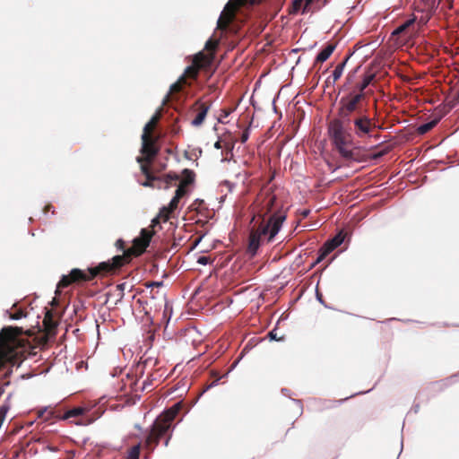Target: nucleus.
I'll use <instances>...</instances> for the list:
<instances>
[{
  "label": "nucleus",
  "mask_w": 459,
  "mask_h": 459,
  "mask_svg": "<svg viewBox=\"0 0 459 459\" xmlns=\"http://www.w3.org/2000/svg\"><path fill=\"white\" fill-rule=\"evenodd\" d=\"M351 115V113L337 108V117L331 120L328 124V134L342 158L350 161H359L354 152L345 147L347 143V129L353 124Z\"/></svg>",
  "instance_id": "f257e3e1"
},
{
  "label": "nucleus",
  "mask_w": 459,
  "mask_h": 459,
  "mask_svg": "<svg viewBox=\"0 0 459 459\" xmlns=\"http://www.w3.org/2000/svg\"><path fill=\"white\" fill-rule=\"evenodd\" d=\"M180 409L181 403L178 402L155 420L145 437L147 446L153 449L158 446L160 438L170 429L171 422L174 420Z\"/></svg>",
  "instance_id": "f03ea898"
},
{
  "label": "nucleus",
  "mask_w": 459,
  "mask_h": 459,
  "mask_svg": "<svg viewBox=\"0 0 459 459\" xmlns=\"http://www.w3.org/2000/svg\"><path fill=\"white\" fill-rule=\"evenodd\" d=\"M122 259L123 258L121 256L117 255L113 258L115 263L114 264H110L108 263H101L97 268L90 269V275L80 269H73L70 272V275L62 276L61 280L57 283V289L65 288L68 286L72 281H89L99 273H108L116 267H119L121 265Z\"/></svg>",
  "instance_id": "7ed1b4c3"
},
{
  "label": "nucleus",
  "mask_w": 459,
  "mask_h": 459,
  "mask_svg": "<svg viewBox=\"0 0 459 459\" xmlns=\"http://www.w3.org/2000/svg\"><path fill=\"white\" fill-rule=\"evenodd\" d=\"M284 220V215L274 214L269 219L267 224L262 225L256 231H252L249 236V253L253 255L256 254L260 247V239L263 236L269 235L268 241H271L280 231Z\"/></svg>",
  "instance_id": "20e7f679"
},
{
  "label": "nucleus",
  "mask_w": 459,
  "mask_h": 459,
  "mask_svg": "<svg viewBox=\"0 0 459 459\" xmlns=\"http://www.w3.org/2000/svg\"><path fill=\"white\" fill-rule=\"evenodd\" d=\"M160 111L158 110L151 118V120L144 126L143 133L141 136L142 138V148L141 152L145 156L146 160H150L152 159L158 152V150L152 141L150 140L148 135V132L151 127L157 122L160 118Z\"/></svg>",
  "instance_id": "39448f33"
},
{
  "label": "nucleus",
  "mask_w": 459,
  "mask_h": 459,
  "mask_svg": "<svg viewBox=\"0 0 459 459\" xmlns=\"http://www.w3.org/2000/svg\"><path fill=\"white\" fill-rule=\"evenodd\" d=\"M11 337V327L3 328L0 332V370L4 368L7 363H11L14 359V351L8 343V340Z\"/></svg>",
  "instance_id": "423d86ee"
},
{
  "label": "nucleus",
  "mask_w": 459,
  "mask_h": 459,
  "mask_svg": "<svg viewBox=\"0 0 459 459\" xmlns=\"http://www.w3.org/2000/svg\"><path fill=\"white\" fill-rule=\"evenodd\" d=\"M146 160L147 162H150L152 160V159L150 160H146L145 156L143 155V157H137L136 158V161L138 163L141 164V170L143 172V174H144V176L146 177V181L142 183V185L143 186H154V184L153 182L156 181V180H159L160 181V185L158 186V187H162V185H164V187L167 188L169 187V183L170 181H174V180H178V175L176 174H168L166 176V178L165 180L163 181H160L159 178H156L154 176L152 175V173L150 172L148 167L144 164H143V160Z\"/></svg>",
  "instance_id": "0eeeda50"
},
{
  "label": "nucleus",
  "mask_w": 459,
  "mask_h": 459,
  "mask_svg": "<svg viewBox=\"0 0 459 459\" xmlns=\"http://www.w3.org/2000/svg\"><path fill=\"white\" fill-rule=\"evenodd\" d=\"M353 126L354 134L359 138H362L371 134L375 127V123L367 114L359 113L355 118H353Z\"/></svg>",
  "instance_id": "6e6552de"
},
{
  "label": "nucleus",
  "mask_w": 459,
  "mask_h": 459,
  "mask_svg": "<svg viewBox=\"0 0 459 459\" xmlns=\"http://www.w3.org/2000/svg\"><path fill=\"white\" fill-rule=\"evenodd\" d=\"M152 233L147 229H142L140 232V236L134 239V244L139 250V252H143L148 246L150 245L151 238Z\"/></svg>",
  "instance_id": "1a4fd4ad"
},
{
  "label": "nucleus",
  "mask_w": 459,
  "mask_h": 459,
  "mask_svg": "<svg viewBox=\"0 0 459 459\" xmlns=\"http://www.w3.org/2000/svg\"><path fill=\"white\" fill-rule=\"evenodd\" d=\"M338 109H341L342 111L348 112V113H356L357 116L359 113H362L360 110V108L356 105L351 99H349L346 95L342 96L338 103Z\"/></svg>",
  "instance_id": "9d476101"
},
{
  "label": "nucleus",
  "mask_w": 459,
  "mask_h": 459,
  "mask_svg": "<svg viewBox=\"0 0 459 459\" xmlns=\"http://www.w3.org/2000/svg\"><path fill=\"white\" fill-rule=\"evenodd\" d=\"M345 239V235L343 231L338 232L333 238L326 241L323 247L325 249V253H331L339 246H341Z\"/></svg>",
  "instance_id": "9b49d317"
},
{
  "label": "nucleus",
  "mask_w": 459,
  "mask_h": 459,
  "mask_svg": "<svg viewBox=\"0 0 459 459\" xmlns=\"http://www.w3.org/2000/svg\"><path fill=\"white\" fill-rule=\"evenodd\" d=\"M336 48V44L329 43L327 44L316 56L315 59V63H324L325 62L329 56L333 54V52Z\"/></svg>",
  "instance_id": "f8f14e48"
},
{
  "label": "nucleus",
  "mask_w": 459,
  "mask_h": 459,
  "mask_svg": "<svg viewBox=\"0 0 459 459\" xmlns=\"http://www.w3.org/2000/svg\"><path fill=\"white\" fill-rule=\"evenodd\" d=\"M441 118H442V116L438 115V116L435 117L432 120L420 125L417 128L418 134H425L426 133L430 131L434 126H436L437 125V123L441 120Z\"/></svg>",
  "instance_id": "ddd939ff"
},
{
  "label": "nucleus",
  "mask_w": 459,
  "mask_h": 459,
  "mask_svg": "<svg viewBox=\"0 0 459 459\" xmlns=\"http://www.w3.org/2000/svg\"><path fill=\"white\" fill-rule=\"evenodd\" d=\"M351 54H350L348 56H346V58L342 62L340 63L339 65H336V67L334 68V70L333 71L332 73V79H333V83H334L337 80H339L343 73V70H344V67L348 62V60L350 59Z\"/></svg>",
  "instance_id": "4468645a"
},
{
  "label": "nucleus",
  "mask_w": 459,
  "mask_h": 459,
  "mask_svg": "<svg viewBox=\"0 0 459 459\" xmlns=\"http://www.w3.org/2000/svg\"><path fill=\"white\" fill-rule=\"evenodd\" d=\"M376 74L373 73L366 74L362 79V82L358 83L354 88L356 90L363 91L366 90V88L372 82V81L375 79Z\"/></svg>",
  "instance_id": "2eb2a0df"
},
{
  "label": "nucleus",
  "mask_w": 459,
  "mask_h": 459,
  "mask_svg": "<svg viewBox=\"0 0 459 459\" xmlns=\"http://www.w3.org/2000/svg\"><path fill=\"white\" fill-rule=\"evenodd\" d=\"M346 96L360 108L361 100L365 98V92L358 91L356 88H354Z\"/></svg>",
  "instance_id": "dca6fc26"
},
{
  "label": "nucleus",
  "mask_w": 459,
  "mask_h": 459,
  "mask_svg": "<svg viewBox=\"0 0 459 459\" xmlns=\"http://www.w3.org/2000/svg\"><path fill=\"white\" fill-rule=\"evenodd\" d=\"M210 107H202L201 110L198 112L195 119L192 120L191 124L193 126H199L203 124L204 120L205 119V117L207 115V112L209 110Z\"/></svg>",
  "instance_id": "f3484780"
},
{
  "label": "nucleus",
  "mask_w": 459,
  "mask_h": 459,
  "mask_svg": "<svg viewBox=\"0 0 459 459\" xmlns=\"http://www.w3.org/2000/svg\"><path fill=\"white\" fill-rule=\"evenodd\" d=\"M178 202H179V198H178L177 196L174 195L173 198L170 200L168 207H165L166 208V211H165L166 218H165V220H169V213L173 212L177 209Z\"/></svg>",
  "instance_id": "a211bd4d"
},
{
  "label": "nucleus",
  "mask_w": 459,
  "mask_h": 459,
  "mask_svg": "<svg viewBox=\"0 0 459 459\" xmlns=\"http://www.w3.org/2000/svg\"><path fill=\"white\" fill-rule=\"evenodd\" d=\"M84 410L81 407H75L71 410H68L64 415V419H68L72 417H77L83 413Z\"/></svg>",
  "instance_id": "6ab92c4d"
},
{
  "label": "nucleus",
  "mask_w": 459,
  "mask_h": 459,
  "mask_svg": "<svg viewBox=\"0 0 459 459\" xmlns=\"http://www.w3.org/2000/svg\"><path fill=\"white\" fill-rule=\"evenodd\" d=\"M140 447H141L140 444L134 446L128 452V455L126 459H139Z\"/></svg>",
  "instance_id": "aec40b11"
},
{
  "label": "nucleus",
  "mask_w": 459,
  "mask_h": 459,
  "mask_svg": "<svg viewBox=\"0 0 459 459\" xmlns=\"http://www.w3.org/2000/svg\"><path fill=\"white\" fill-rule=\"evenodd\" d=\"M165 211H166V208L163 207L160 213L152 220V226L154 228L156 226H158L160 222V220L162 219L164 221H167L168 220H165L166 218V213H165Z\"/></svg>",
  "instance_id": "412c9836"
},
{
  "label": "nucleus",
  "mask_w": 459,
  "mask_h": 459,
  "mask_svg": "<svg viewBox=\"0 0 459 459\" xmlns=\"http://www.w3.org/2000/svg\"><path fill=\"white\" fill-rule=\"evenodd\" d=\"M126 282L119 283L117 286V299L115 304H117L124 299V296H125L124 291L126 290Z\"/></svg>",
  "instance_id": "4be33fe9"
},
{
  "label": "nucleus",
  "mask_w": 459,
  "mask_h": 459,
  "mask_svg": "<svg viewBox=\"0 0 459 459\" xmlns=\"http://www.w3.org/2000/svg\"><path fill=\"white\" fill-rule=\"evenodd\" d=\"M415 19L408 20L402 25L398 26L393 32L394 35H397L404 31L409 26L414 22Z\"/></svg>",
  "instance_id": "5701e85b"
},
{
  "label": "nucleus",
  "mask_w": 459,
  "mask_h": 459,
  "mask_svg": "<svg viewBox=\"0 0 459 459\" xmlns=\"http://www.w3.org/2000/svg\"><path fill=\"white\" fill-rule=\"evenodd\" d=\"M6 313L9 314V317L10 319L12 320H19L22 317H26V314L22 310V309H18L17 311H15L14 313H10L8 310L6 311Z\"/></svg>",
  "instance_id": "b1692460"
},
{
  "label": "nucleus",
  "mask_w": 459,
  "mask_h": 459,
  "mask_svg": "<svg viewBox=\"0 0 459 459\" xmlns=\"http://www.w3.org/2000/svg\"><path fill=\"white\" fill-rule=\"evenodd\" d=\"M10 406L8 403H4L0 406V421L4 423L6 413L9 411Z\"/></svg>",
  "instance_id": "393cba45"
},
{
  "label": "nucleus",
  "mask_w": 459,
  "mask_h": 459,
  "mask_svg": "<svg viewBox=\"0 0 459 459\" xmlns=\"http://www.w3.org/2000/svg\"><path fill=\"white\" fill-rule=\"evenodd\" d=\"M179 90V84H178V82H176L174 83H172L169 87V91H168L166 97L164 98L163 100V104H165L169 97V95L171 94V92L175 91H178Z\"/></svg>",
  "instance_id": "a878e982"
},
{
  "label": "nucleus",
  "mask_w": 459,
  "mask_h": 459,
  "mask_svg": "<svg viewBox=\"0 0 459 459\" xmlns=\"http://www.w3.org/2000/svg\"><path fill=\"white\" fill-rule=\"evenodd\" d=\"M305 6L304 0H294L292 3V9L294 13H297L300 10L301 6Z\"/></svg>",
  "instance_id": "bb28decb"
},
{
  "label": "nucleus",
  "mask_w": 459,
  "mask_h": 459,
  "mask_svg": "<svg viewBox=\"0 0 459 459\" xmlns=\"http://www.w3.org/2000/svg\"><path fill=\"white\" fill-rule=\"evenodd\" d=\"M267 336H268L270 341H281V340H283V336L280 337V338L277 337L276 328L271 330L268 333Z\"/></svg>",
  "instance_id": "cd10ccee"
},
{
  "label": "nucleus",
  "mask_w": 459,
  "mask_h": 459,
  "mask_svg": "<svg viewBox=\"0 0 459 459\" xmlns=\"http://www.w3.org/2000/svg\"><path fill=\"white\" fill-rule=\"evenodd\" d=\"M231 112H232V110H231V109H222V110H221V117L218 118V121H219L220 123H225V122H224V118H227V117L230 115V113H231Z\"/></svg>",
  "instance_id": "c85d7f7f"
},
{
  "label": "nucleus",
  "mask_w": 459,
  "mask_h": 459,
  "mask_svg": "<svg viewBox=\"0 0 459 459\" xmlns=\"http://www.w3.org/2000/svg\"><path fill=\"white\" fill-rule=\"evenodd\" d=\"M359 68H360V66L359 65L352 72H351L347 74L346 80H347L348 84L352 82V81L355 77V74L359 71Z\"/></svg>",
  "instance_id": "c756f323"
},
{
  "label": "nucleus",
  "mask_w": 459,
  "mask_h": 459,
  "mask_svg": "<svg viewBox=\"0 0 459 459\" xmlns=\"http://www.w3.org/2000/svg\"><path fill=\"white\" fill-rule=\"evenodd\" d=\"M217 46V43L216 42H213L212 39H208L206 42H205V46H204V48L206 50H214L215 48Z\"/></svg>",
  "instance_id": "7c9ffc66"
},
{
  "label": "nucleus",
  "mask_w": 459,
  "mask_h": 459,
  "mask_svg": "<svg viewBox=\"0 0 459 459\" xmlns=\"http://www.w3.org/2000/svg\"><path fill=\"white\" fill-rule=\"evenodd\" d=\"M186 194V188L182 186H179L177 190H176V193H175V196H177L178 198H181L182 196H184Z\"/></svg>",
  "instance_id": "2f4dec72"
},
{
  "label": "nucleus",
  "mask_w": 459,
  "mask_h": 459,
  "mask_svg": "<svg viewBox=\"0 0 459 459\" xmlns=\"http://www.w3.org/2000/svg\"><path fill=\"white\" fill-rule=\"evenodd\" d=\"M321 254L316 258V262L312 264L315 265L317 263H320L329 253H325V249L322 247L321 248Z\"/></svg>",
  "instance_id": "473e14b6"
},
{
  "label": "nucleus",
  "mask_w": 459,
  "mask_h": 459,
  "mask_svg": "<svg viewBox=\"0 0 459 459\" xmlns=\"http://www.w3.org/2000/svg\"><path fill=\"white\" fill-rule=\"evenodd\" d=\"M197 263L202 265H206L210 263V258L205 255H201L197 258Z\"/></svg>",
  "instance_id": "72a5a7b5"
},
{
  "label": "nucleus",
  "mask_w": 459,
  "mask_h": 459,
  "mask_svg": "<svg viewBox=\"0 0 459 459\" xmlns=\"http://www.w3.org/2000/svg\"><path fill=\"white\" fill-rule=\"evenodd\" d=\"M292 401L296 404L299 414H301L302 413V410H303V406H302L301 401L300 400H295V399H293Z\"/></svg>",
  "instance_id": "f704fd0d"
},
{
  "label": "nucleus",
  "mask_w": 459,
  "mask_h": 459,
  "mask_svg": "<svg viewBox=\"0 0 459 459\" xmlns=\"http://www.w3.org/2000/svg\"><path fill=\"white\" fill-rule=\"evenodd\" d=\"M249 137V131L248 129H246L241 135V142L246 143Z\"/></svg>",
  "instance_id": "c9c22d12"
},
{
  "label": "nucleus",
  "mask_w": 459,
  "mask_h": 459,
  "mask_svg": "<svg viewBox=\"0 0 459 459\" xmlns=\"http://www.w3.org/2000/svg\"><path fill=\"white\" fill-rule=\"evenodd\" d=\"M459 104V91H456V93L455 94L454 96V99H453V105H457Z\"/></svg>",
  "instance_id": "e433bc0d"
},
{
  "label": "nucleus",
  "mask_w": 459,
  "mask_h": 459,
  "mask_svg": "<svg viewBox=\"0 0 459 459\" xmlns=\"http://www.w3.org/2000/svg\"><path fill=\"white\" fill-rule=\"evenodd\" d=\"M223 185L226 186L229 188L230 191H232V188L234 187V184L230 182V181H228V180H225L223 182Z\"/></svg>",
  "instance_id": "4c0bfd02"
},
{
  "label": "nucleus",
  "mask_w": 459,
  "mask_h": 459,
  "mask_svg": "<svg viewBox=\"0 0 459 459\" xmlns=\"http://www.w3.org/2000/svg\"><path fill=\"white\" fill-rule=\"evenodd\" d=\"M162 284H163L162 281H153V282L148 284L147 287H152V286H158L159 287V286H161Z\"/></svg>",
  "instance_id": "58836bf2"
},
{
  "label": "nucleus",
  "mask_w": 459,
  "mask_h": 459,
  "mask_svg": "<svg viewBox=\"0 0 459 459\" xmlns=\"http://www.w3.org/2000/svg\"><path fill=\"white\" fill-rule=\"evenodd\" d=\"M315 0H304L305 2V8L303 9V13H305L307 7L310 5Z\"/></svg>",
  "instance_id": "ea45409f"
},
{
  "label": "nucleus",
  "mask_w": 459,
  "mask_h": 459,
  "mask_svg": "<svg viewBox=\"0 0 459 459\" xmlns=\"http://www.w3.org/2000/svg\"><path fill=\"white\" fill-rule=\"evenodd\" d=\"M214 148L217 149V150H220L221 149V140H218L215 142L214 143Z\"/></svg>",
  "instance_id": "a19ab883"
},
{
  "label": "nucleus",
  "mask_w": 459,
  "mask_h": 459,
  "mask_svg": "<svg viewBox=\"0 0 459 459\" xmlns=\"http://www.w3.org/2000/svg\"><path fill=\"white\" fill-rule=\"evenodd\" d=\"M316 299L323 305H325V302L322 299V296L316 291Z\"/></svg>",
  "instance_id": "79ce46f5"
},
{
  "label": "nucleus",
  "mask_w": 459,
  "mask_h": 459,
  "mask_svg": "<svg viewBox=\"0 0 459 459\" xmlns=\"http://www.w3.org/2000/svg\"><path fill=\"white\" fill-rule=\"evenodd\" d=\"M325 83L327 86H329L330 84H333V79H332V76H329L326 81H325Z\"/></svg>",
  "instance_id": "37998d69"
},
{
  "label": "nucleus",
  "mask_w": 459,
  "mask_h": 459,
  "mask_svg": "<svg viewBox=\"0 0 459 459\" xmlns=\"http://www.w3.org/2000/svg\"><path fill=\"white\" fill-rule=\"evenodd\" d=\"M309 210H304L302 211L301 214L304 216V217H307L308 214H309Z\"/></svg>",
  "instance_id": "c03bdc74"
},
{
  "label": "nucleus",
  "mask_w": 459,
  "mask_h": 459,
  "mask_svg": "<svg viewBox=\"0 0 459 459\" xmlns=\"http://www.w3.org/2000/svg\"><path fill=\"white\" fill-rule=\"evenodd\" d=\"M241 358H242V356H240V358H239L238 359H237V360L233 363V365L231 366V369H232V368H234L238 365V363L239 362V360L241 359Z\"/></svg>",
  "instance_id": "a18cd8bd"
},
{
  "label": "nucleus",
  "mask_w": 459,
  "mask_h": 459,
  "mask_svg": "<svg viewBox=\"0 0 459 459\" xmlns=\"http://www.w3.org/2000/svg\"><path fill=\"white\" fill-rule=\"evenodd\" d=\"M170 437H171V435H169V436L166 438V440H165V442H164V446H168L169 442V439H170Z\"/></svg>",
  "instance_id": "49530a36"
},
{
  "label": "nucleus",
  "mask_w": 459,
  "mask_h": 459,
  "mask_svg": "<svg viewBox=\"0 0 459 459\" xmlns=\"http://www.w3.org/2000/svg\"><path fill=\"white\" fill-rule=\"evenodd\" d=\"M12 372H13L12 368H9L7 370V372L4 374V377H7L8 376H10L12 374Z\"/></svg>",
  "instance_id": "de8ad7c7"
},
{
  "label": "nucleus",
  "mask_w": 459,
  "mask_h": 459,
  "mask_svg": "<svg viewBox=\"0 0 459 459\" xmlns=\"http://www.w3.org/2000/svg\"><path fill=\"white\" fill-rule=\"evenodd\" d=\"M150 385H151V383L144 382V383H143V389H145V388H147V387H148V386H150Z\"/></svg>",
  "instance_id": "09e8293b"
},
{
  "label": "nucleus",
  "mask_w": 459,
  "mask_h": 459,
  "mask_svg": "<svg viewBox=\"0 0 459 459\" xmlns=\"http://www.w3.org/2000/svg\"><path fill=\"white\" fill-rule=\"evenodd\" d=\"M48 450H50V451H52V452H56V451L57 450L56 447H54V446H48Z\"/></svg>",
  "instance_id": "8fccbe9b"
},
{
  "label": "nucleus",
  "mask_w": 459,
  "mask_h": 459,
  "mask_svg": "<svg viewBox=\"0 0 459 459\" xmlns=\"http://www.w3.org/2000/svg\"><path fill=\"white\" fill-rule=\"evenodd\" d=\"M123 244H124V242H123V240H122V239H118V240L117 241V246H122Z\"/></svg>",
  "instance_id": "3c124183"
},
{
  "label": "nucleus",
  "mask_w": 459,
  "mask_h": 459,
  "mask_svg": "<svg viewBox=\"0 0 459 459\" xmlns=\"http://www.w3.org/2000/svg\"><path fill=\"white\" fill-rule=\"evenodd\" d=\"M11 397H12V394H9L7 395V397H6L5 403H7L10 401Z\"/></svg>",
  "instance_id": "603ef678"
},
{
  "label": "nucleus",
  "mask_w": 459,
  "mask_h": 459,
  "mask_svg": "<svg viewBox=\"0 0 459 459\" xmlns=\"http://www.w3.org/2000/svg\"><path fill=\"white\" fill-rule=\"evenodd\" d=\"M217 383H218V380L213 381V382L209 385V387H212V386L216 385H217Z\"/></svg>",
  "instance_id": "864d4df0"
},
{
  "label": "nucleus",
  "mask_w": 459,
  "mask_h": 459,
  "mask_svg": "<svg viewBox=\"0 0 459 459\" xmlns=\"http://www.w3.org/2000/svg\"><path fill=\"white\" fill-rule=\"evenodd\" d=\"M192 70V67L191 66H187L185 70V74L188 73L189 71Z\"/></svg>",
  "instance_id": "5fc2aeb1"
},
{
  "label": "nucleus",
  "mask_w": 459,
  "mask_h": 459,
  "mask_svg": "<svg viewBox=\"0 0 459 459\" xmlns=\"http://www.w3.org/2000/svg\"><path fill=\"white\" fill-rule=\"evenodd\" d=\"M281 392H282L285 395H287V393L289 392V390H288V389H286V388H283V389L281 390Z\"/></svg>",
  "instance_id": "6e6d98bb"
},
{
  "label": "nucleus",
  "mask_w": 459,
  "mask_h": 459,
  "mask_svg": "<svg viewBox=\"0 0 459 459\" xmlns=\"http://www.w3.org/2000/svg\"><path fill=\"white\" fill-rule=\"evenodd\" d=\"M184 173L191 174V173H192V171H191V170H189V169H184Z\"/></svg>",
  "instance_id": "4d7b16f0"
},
{
  "label": "nucleus",
  "mask_w": 459,
  "mask_h": 459,
  "mask_svg": "<svg viewBox=\"0 0 459 459\" xmlns=\"http://www.w3.org/2000/svg\"><path fill=\"white\" fill-rule=\"evenodd\" d=\"M274 102H275V99L273 100V104H274ZM273 110H274V112H277L275 105H273Z\"/></svg>",
  "instance_id": "13d9d810"
},
{
  "label": "nucleus",
  "mask_w": 459,
  "mask_h": 459,
  "mask_svg": "<svg viewBox=\"0 0 459 459\" xmlns=\"http://www.w3.org/2000/svg\"><path fill=\"white\" fill-rule=\"evenodd\" d=\"M4 387H2V388L0 389V396L3 394V393H4Z\"/></svg>",
  "instance_id": "bf43d9fd"
},
{
  "label": "nucleus",
  "mask_w": 459,
  "mask_h": 459,
  "mask_svg": "<svg viewBox=\"0 0 459 459\" xmlns=\"http://www.w3.org/2000/svg\"><path fill=\"white\" fill-rule=\"evenodd\" d=\"M9 385H10V382L8 381V382L4 383L3 387L4 388L5 386H8Z\"/></svg>",
  "instance_id": "052dcab7"
},
{
  "label": "nucleus",
  "mask_w": 459,
  "mask_h": 459,
  "mask_svg": "<svg viewBox=\"0 0 459 459\" xmlns=\"http://www.w3.org/2000/svg\"><path fill=\"white\" fill-rule=\"evenodd\" d=\"M239 4L244 3L246 0H237Z\"/></svg>",
  "instance_id": "680f3d73"
},
{
  "label": "nucleus",
  "mask_w": 459,
  "mask_h": 459,
  "mask_svg": "<svg viewBox=\"0 0 459 459\" xmlns=\"http://www.w3.org/2000/svg\"><path fill=\"white\" fill-rule=\"evenodd\" d=\"M198 56H204V54L202 52L198 53Z\"/></svg>",
  "instance_id": "e2e57ef3"
},
{
  "label": "nucleus",
  "mask_w": 459,
  "mask_h": 459,
  "mask_svg": "<svg viewBox=\"0 0 459 459\" xmlns=\"http://www.w3.org/2000/svg\"><path fill=\"white\" fill-rule=\"evenodd\" d=\"M418 409H419V405H416V407H415V412H417V411H418Z\"/></svg>",
  "instance_id": "0e129e2a"
},
{
  "label": "nucleus",
  "mask_w": 459,
  "mask_h": 459,
  "mask_svg": "<svg viewBox=\"0 0 459 459\" xmlns=\"http://www.w3.org/2000/svg\"><path fill=\"white\" fill-rule=\"evenodd\" d=\"M339 169V167H335L334 169H333V171H335Z\"/></svg>",
  "instance_id": "69168bd1"
},
{
  "label": "nucleus",
  "mask_w": 459,
  "mask_h": 459,
  "mask_svg": "<svg viewBox=\"0 0 459 459\" xmlns=\"http://www.w3.org/2000/svg\"><path fill=\"white\" fill-rule=\"evenodd\" d=\"M425 3H427L429 0H423Z\"/></svg>",
  "instance_id": "338daca9"
}]
</instances>
